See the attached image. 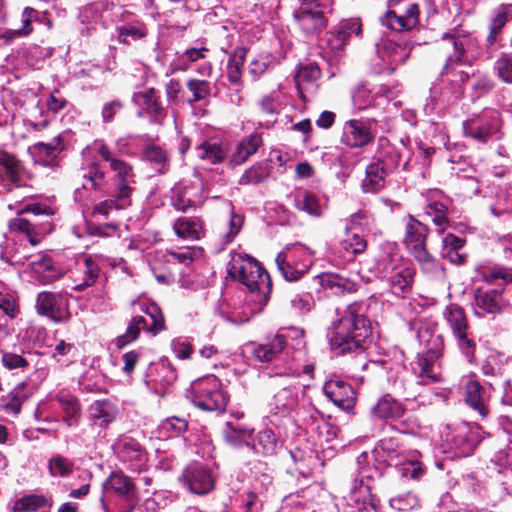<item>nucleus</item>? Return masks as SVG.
I'll return each instance as SVG.
<instances>
[{
    "label": "nucleus",
    "mask_w": 512,
    "mask_h": 512,
    "mask_svg": "<svg viewBox=\"0 0 512 512\" xmlns=\"http://www.w3.org/2000/svg\"><path fill=\"white\" fill-rule=\"evenodd\" d=\"M335 319L328 331L331 350L336 355L364 351L372 335V326L362 302H353L343 309L337 308Z\"/></svg>",
    "instance_id": "obj_1"
},
{
    "label": "nucleus",
    "mask_w": 512,
    "mask_h": 512,
    "mask_svg": "<svg viewBox=\"0 0 512 512\" xmlns=\"http://www.w3.org/2000/svg\"><path fill=\"white\" fill-rule=\"evenodd\" d=\"M477 46L476 39L461 28H454L444 33L436 43V48L444 58L441 76L451 82L452 97L457 99L462 94V85L468 81L469 73L457 67L469 62V53Z\"/></svg>",
    "instance_id": "obj_2"
},
{
    "label": "nucleus",
    "mask_w": 512,
    "mask_h": 512,
    "mask_svg": "<svg viewBox=\"0 0 512 512\" xmlns=\"http://www.w3.org/2000/svg\"><path fill=\"white\" fill-rule=\"evenodd\" d=\"M227 272L232 279L243 284L250 293L256 294V299L261 305L267 303L271 292L270 277L255 258L243 252H233Z\"/></svg>",
    "instance_id": "obj_3"
},
{
    "label": "nucleus",
    "mask_w": 512,
    "mask_h": 512,
    "mask_svg": "<svg viewBox=\"0 0 512 512\" xmlns=\"http://www.w3.org/2000/svg\"><path fill=\"white\" fill-rule=\"evenodd\" d=\"M429 232L430 229L427 225L409 216L405 226L403 244L409 254L418 263L423 273L433 279H444V268L430 254L426 246Z\"/></svg>",
    "instance_id": "obj_4"
},
{
    "label": "nucleus",
    "mask_w": 512,
    "mask_h": 512,
    "mask_svg": "<svg viewBox=\"0 0 512 512\" xmlns=\"http://www.w3.org/2000/svg\"><path fill=\"white\" fill-rule=\"evenodd\" d=\"M443 316L451 330L458 350L469 363H473L475 361L477 343L473 333L470 331L464 309L452 303L446 306Z\"/></svg>",
    "instance_id": "obj_5"
},
{
    "label": "nucleus",
    "mask_w": 512,
    "mask_h": 512,
    "mask_svg": "<svg viewBox=\"0 0 512 512\" xmlns=\"http://www.w3.org/2000/svg\"><path fill=\"white\" fill-rule=\"evenodd\" d=\"M186 397L195 406L206 411L224 410L227 403V396L221 389V382L213 375L192 382Z\"/></svg>",
    "instance_id": "obj_6"
},
{
    "label": "nucleus",
    "mask_w": 512,
    "mask_h": 512,
    "mask_svg": "<svg viewBox=\"0 0 512 512\" xmlns=\"http://www.w3.org/2000/svg\"><path fill=\"white\" fill-rule=\"evenodd\" d=\"M94 149L109 164L110 169L116 173L118 183L115 196L124 204H129V198L133 191L131 185L135 183L132 165L117 157L102 140L94 142Z\"/></svg>",
    "instance_id": "obj_7"
},
{
    "label": "nucleus",
    "mask_w": 512,
    "mask_h": 512,
    "mask_svg": "<svg viewBox=\"0 0 512 512\" xmlns=\"http://www.w3.org/2000/svg\"><path fill=\"white\" fill-rule=\"evenodd\" d=\"M311 251L300 243L286 246L276 257V265L287 281L299 280L312 266Z\"/></svg>",
    "instance_id": "obj_8"
},
{
    "label": "nucleus",
    "mask_w": 512,
    "mask_h": 512,
    "mask_svg": "<svg viewBox=\"0 0 512 512\" xmlns=\"http://www.w3.org/2000/svg\"><path fill=\"white\" fill-rule=\"evenodd\" d=\"M442 435L447 449L458 457L471 455L481 441L480 427L467 422L447 425Z\"/></svg>",
    "instance_id": "obj_9"
},
{
    "label": "nucleus",
    "mask_w": 512,
    "mask_h": 512,
    "mask_svg": "<svg viewBox=\"0 0 512 512\" xmlns=\"http://www.w3.org/2000/svg\"><path fill=\"white\" fill-rule=\"evenodd\" d=\"M424 1L389 0V10L381 18L382 24L397 32L413 29L419 23L420 4Z\"/></svg>",
    "instance_id": "obj_10"
},
{
    "label": "nucleus",
    "mask_w": 512,
    "mask_h": 512,
    "mask_svg": "<svg viewBox=\"0 0 512 512\" xmlns=\"http://www.w3.org/2000/svg\"><path fill=\"white\" fill-rule=\"evenodd\" d=\"M443 340L440 335H431L428 347L418 353L417 361L413 367L414 373L420 379L419 383L427 384L441 380L440 357L442 356Z\"/></svg>",
    "instance_id": "obj_11"
},
{
    "label": "nucleus",
    "mask_w": 512,
    "mask_h": 512,
    "mask_svg": "<svg viewBox=\"0 0 512 512\" xmlns=\"http://www.w3.org/2000/svg\"><path fill=\"white\" fill-rule=\"evenodd\" d=\"M323 8L324 5L319 0H302L293 12V18L304 33L316 35L327 26Z\"/></svg>",
    "instance_id": "obj_12"
},
{
    "label": "nucleus",
    "mask_w": 512,
    "mask_h": 512,
    "mask_svg": "<svg viewBox=\"0 0 512 512\" xmlns=\"http://www.w3.org/2000/svg\"><path fill=\"white\" fill-rule=\"evenodd\" d=\"M38 314L47 316L56 323L70 319L69 300L66 292H40L36 299Z\"/></svg>",
    "instance_id": "obj_13"
},
{
    "label": "nucleus",
    "mask_w": 512,
    "mask_h": 512,
    "mask_svg": "<svg viewBox=\"0 0 512 512\" xmlns=\"http://www.w3.org/2000/svg\"><path fill=\"white\" fill-rule=\"evenodd\" d=\"M398 92L397 86L380 85L370 89L366 84L361 83L353 90L352 101L355 108L363 110L370 106L384 105Z\"/></svg>",
    "instance_id": "obj_14"
},
{
    "label": "nucleus",
    "mask_w": 512,
    "mask_h": 512,
    "mask_svg": "<svg viewBox=\"0 0 512 512\" xmlns=\"http://www.w3.org/2000/svg\"><path fill=\"white\" fill-rule=\"evenodd\" d=\"M504 288L477 287L474 290L473 307L474 313L478 317H484L488 314H497L502 312L506 306L503 297Z\"/></svg>",
    "instance_id": "obj_15"
},
{
    "label": "nucleus",
    "mask_w": 512,
    "mask_h": 512,
    "mask_svg": "<svg viewBox=\"0 0 512 512\" xmlns=\"http://www.w3.org/2000/svg\"><path fill=\"white\" fill-rule=\"evenodd\" d=\"M375 45L377 56L391 71L403 64L410 56L411 48L405 42L382 37Z\"/></svg>",
    "instance_id": "obj_16"
},
{
    "label": "nucleus",
    "mask_w": 512,
    "mask_h": 512,
    "mask_svg": "<svg viewBox=\"0 0 512 512\" xmlns=\"http://www.w3.org/2000/svg\"><path fill=\"white\" fill-rule=\"evenodd\" d=\"M375 132L372 131L370 121L352 119L343 125L341 142L350 148H362L374 141Z\"/></svg>",
    "instance_id": "obj_17"
},
{
    "label": "nucleus",
    "mask_w": 512,
    "mask_h": 512,
    "mask_svg": "<svg viewBox=\"0 0 512 512\" xmlns=\"http://www.w3.org/2000/svg\"><path fill=\"white\" fill-rule=\"evenodd\" d=\"M182 478L185 485L194 494H206L214 487V477L210 469L200 463H192L187 466Z\"/></svg>",
    "instance_id": "obj_18"
},
{
    "label": "nucleus",
    "mask_w": 512,
    "mask_h": 512,
    "mask_svg": "<svg viewBox=\"0 0 512 512\" xmlns=\"http://www.w3.org/2000/svg\"><path fill=\"white\" fill-rule=\"evenodd\" d=\"M323 392L336 406L343 410H350L354 407L356 394L352 386L339 379H329L324 383Z\"/></svg>",
    "instance_id": "obj_19"
},
{
    "label": "nucleus",
    "mask_w": 512,
    "mask_h": 512,
    "mask_svg": "<svg viewBox=\"0 0 512 512\" xmlns=\"http://www.w3.org/2000/svg\"><path fill=\"white\" fill-rule=\"evenodd\" d=\"M113 449L122 461L130 463L135 469L141 467L146 461L145 449L131 436H119L113 445Z\"/></svg>",
    "instance_id": "obj_20"
},
{
    "label": "nucleus",
    "mask_w": 512,
    "mask_h": 512,
    "mask_svg": "<svg viewBox=\"0 0 512 512\" xmlns=\"http://www.w3.org/2000/svg\"><path fill=\"white\" fill-rule=\"evenodd\" d=\"M24 167L13 154L0 150V185L10 191L12 187H20Z\"/></svg>",
    "instance_id": "obj_21"
},
{
    "label": "nucleus",
    "mask_w": 512,
    "mask_h": 512,
    "mask_svg": "<svg viewBox=\"0 0 512 512\" xmlns=\"http://www.w3.org/2000/svg\"><path fill=\"white\" fill-rule=\"evenodd\" d=\"M177 379V373L168 362H161L150 367L144 381L148 389L156 394H163Z\"/></svg>",
    "instance_id": "obj_22"
},
{
    "label": "nucleus",
    "mask_w": 512,
    "mask_h": 512,
    "mask_svg": "<svg viewBox=\"0 0 512 512\" xmlns=\"http://www.w3.org/2000/svg\"><path fill=\"white\" fill-rule=\"evenodd\" d=\"M268 413L286 415L293 411L298 405L297 388L291 384L283 383L271 398L267 401Z\"/></svg>",
    "instance_id": "obj_23"
},
{
    "label": "nucleus",
    "mask_w": 512,
    "mask_h": 512,
    "mask_svg": "<svg viewBox=\"0 0 512 512\" xmlns=\"http://www.w3.org/2000/svg\"><path fill=\"white\" fill-rule=\"evenodd\" d=\"M464 390L465 403L482 418H486L489 415V395L484 387L474 376H470L464 384Z\"/></svg>",
    "instance_id": "obj_24"
},
{
    "label": "nucleus",
    "mask_w": 512,
    "mask_h": 512,
    "mask_svg": "<svg viewBox=\"0 0 512 512\" xmlns=\"http://www.w3.org/2000/svg\"><path fill=\"white\" fill-rule=\"evenodd\" d=\"M287 345L285 336L281 334L274 335L267 339L265 343H250L247 345L249 353L259 362H269L278 357Z\"/></svg>",
    "instance_id": "obj_25"
},
{
    "label": "nucleus",
    "mask_w": 512,
    "mask_h": 512,
    "mask_svg": "<svg viewBox=\"0 0 512 512\" xmlns=\"http://www.w3.org/2000/svg\"><path fill=\"white\" fill-rule=\"evenodd\" d=\"M414 277L415 268L411 263L404 261L387 281L394 295L404 297L411 291Z\"/></svg>",
    "instance_id": "obj_26"
},
{
    "label": "nucleus",
    "mask_w": 512,
    "mask_h": 512,
    "mask_svg": "<svg viewBox=\"0 0 512 512\" xmlns=\"http://www.w3.org/2000/svg\"><path fill=\"white\" fill-rule=\"evenodd\" d=\"M498 129L499 125L496 118H474L469 119L463 124L464 134L480 142L488 141L489 138L497 133Z\"/></svg>",
    "instance_id": "obj_27"
},
{
    "label": "nucleus",
    "mask_w": 512,
    "mask_h": 512,
    "mask_svg": "<svg viewBox=\"0 0 512 512\" xmlns=\"http://www.w3.org/2000/svg\"><path fill=\"white\" fill-rule=\"evenodd\" d=\"M405 413L406 408L404 405L390 394H385L380 397L371 407L372 416L378 419L398 420L402 418Z\"/></svg>",
    "instance_id": "obj_28"
},
{
    "label": "nucleus",
    "mask_w": 512,
    "mask_h": 512,
    "mask_svg": "<svg viewBox=\"0 0 512 512\" xmlns=\"http://www.w3.org/2000/svg\"><path fill=\"white\" fill-rule=\"evenodd\" d=\"M263 145L262 135L258 132H252L242 138L231 154L230 163L232 165H241L254 155Z\"/></svg>",
    "instance_id": "obj_29"
},
{
    "label": "nucleus",
    "mask_w": 512,
    "mask_h": 512,
    "mask_svg": "<svg viewBox=\"0 0 512 512\" xmlns=\"http://www.w3.org/2000/svg\"><path fill=\"white\" fill-rule=\"evenodd\" d=\"M132 101L139 106L144 107V111H139L138 116L143 117L144 113L151 115L153 118L163 117L165 110L159 101L158 92L154 88H148L144 91L133 94Z\"/></svg>",
    "instance_id": "obj_30"
},
{
    "label": "nucleus",
    "mask_w": 512,
    "mask_h": 512,
    "mask_svg": "<svg viewBox=\"0 0 512 512\" xmlns=\"http://www.w3.org/2000/svg\"><path fill=\"white\" fill-rule=\"evenodd\" d=\"M202 203L201 192L198 187L184 185L173 190L172 205L178 211L186 212L189 208Z\"/></svg>",
    "instance_id": "obj_31"
},
{
    "label": "nucleus",
    "mask_w": 512,
    "mask_h": 512,
    "mask_svg": "<svg viewBox=\"0 0 512 512\" xmlns=\"http://www.w3.org/2000/svg\"><path fill=\"white\" fill-rule=\"evenodd\" d=\"M64 149L62 138H54L50 143L38 142L32 147L35 159L45 166L57 164L58 156Z\"/></svg>",
    "instance_id": "obj_32"
},
{
    "label": "nucleus",
    "mask_w": 512,
    "mask_h": 512,
    "mask_svg": "<svg viewBox=\"0 0 512 512\" xmlns=\"http://www.w3.org/2000/svg\"><path fill=\"white\" fill-rule=\"evenodd\" d=\"M448 200H429L424 215L435 225L439 234H443L450 225Z\"/></svg>",
    "instance_id": "obj_33"
},
{
    "label": "nucleus",
    "mask_w": 512,
    "mask_h": 512,
    "mask_svg": "<svg viewBox=\"0 0 512 512\" xmlns=\"http://www.w3.org/2000/svg\"><path fill=\"white\" fill-rule=\"evenodd\" d=\"M389 174L387 165L383 160L377 159L366 168V177L363 181L365 192H377L385 186L386 177Z\"/></svg>",
    "instance_id": "obj_34"
},
{
    "label": "nucleus",
    "mask_w": 512,
    "mask_h": 512,
    "mask_svg": "<svg viewBox=\"0 0 512 512\" xmlns=\"http://www.w3.org/2000/svg\"><path fill=\"white\" fill-rule=\"evenodd\" d=\"M476 279L487 284H494L500 281V286H506L512 283V268L502 265L481 266L476 270Z\"/></svg>",
    "instance_id": "obj_35"
},
{
    "label": "nucleus",
    "mask_w": 512,
    "mask_h": 512,
    "mask_svg": "<svg viewBox=\"0 0 512 512\" xmlns=\"http://www.w3.org/2000/svg\"><path fill=\"white\" fill-rule=\"evenodd\" d=\"M116 408L108 400H97L89 407L91 421L102 428L108 427L116 418Z\"/></svg>",
    "instance_id": "obj_36"
},
{
    "label": "nucleus",
    "mask_w": 512,
    "mask_h": 512,
    "mask_svg": "<svg viewBox=\"0 0 512 512\" xmlns=\"http://www.w3.org/2000/svg\"><path fill=\"white\" fill-rule=\"evenodd\" d=\"M9 231L20 241H27L31 246L38 245L39 232L35 225L25 218H13L9 221Z\"/></svg>",
    "instance_id": "obj_37"
},
{
    "label": "nucleus",
    "mask_w": 512,
    "mask_h": 512,
    "mask_svg": "<svg viewBox=\"0 0 512 512\" xmlns=\"http://www.w3.org/2000/svg\"><path fill=\"white\" fill-rule=\"evenodd\" d=\"M55 398L65 414L63 421L69 427L76 425L81 415L78 399L67 390H60Z\"/></svg>",
    "instance_id": "obj_38"
},
{
    "label": "nucleus",
    "mask_w": 512,
    "mask_h": 512,
    "mask_svg": "<svg viewBox=\"0 0 512 512\" xmlns=\"http://www.w3.org/2000/svg\"><path fill=\"white\" fill-rule=\"evenodd\" d=\"M107 489L114 491L118 496L129 502L136 499V487L134 482L122 472L112 473L106 483Z\"/></svg>",
    "instance_id": "obj_39"
},
{
    "label": "nucleus",
    "mask_w": 512,
    "mask_h": 512,
    "mask_svg": "<svg viewBox=\"0 0 512 512\" xmlns=\"http://www.w3.org/2000/svg\"><path fill=\"white\" fill-rule=\"evenodd\" d=\"M271 174V166L265 162H256L247 168L238 180L240 186L259 185L264 183Z\"/></svg>",
    "instance_id": "obj_40"
},
{
    "label": "nucleus",
    "mask_w": 512,
    "mask_h": 512,
    "mask_svg": "<svg viewBox=\"0 0 512 512\" xmlns=\"http://www.w3.org/2000/svg\"><path fill=\"white\" fill-rule=\"evenodd\" d=\"M141 158L149 163L158 173L164 174L168 171L170 160L165 150L157 145H148L144 148Z\"/></svg>",
    "instance_id": "obj_41"
},
{
    "label": "nucleus",
    "mask_w": 512,
    "mask_h": 512,
    "mask_svg": "<svg viewBox=\"0 0 512 512\" xmlns=\"http://www.w3.org/2000/svg\"><path fill=\"white\" fill-rule=\"evenodd\" d=\"M173 229L179 238L198 240L202 233V223L199 218L180 217L174 222Z\"/></svg>",
    "instance_id": "obj_42"
},
{
    "label": "nucleus",
    "mask_w": 512,
    "mask_h": 512,
    "mask_svg": "<svg viewBox=\"0 0 512 512\" xmlns=\"http://www.w3.org/2000/svg\"><path fill=\"white\" fill-rule=\"evenodd\" d=\"M253 429L227 422L223 430L224 439L233 447H242L250 444Z\"/></svg>",
    "instance_id": "obj_43"
},
{
    "label": "nucleus",
    "mask_w": 512,
    "mask_h": 512,
    "mask_svg": "<svg viewBox=\"0 0 512 512\" xmlns=\"http://www.w3.org/2000/svg\"><path fill=\"white\" fill-rule=\"evenodd\" d=\"M28 397L26 385L22 383L17 385L7 396L2 398L1 406L6 413L16 416L20 413L21 406Z\"/></svg>",
    "instance_id": "obj_44"
},
{
    "label": "nucleus",
    "mask_w": 512,
    "mask_h": 512,
    "mask_svg": "<svg viewBox=\"0 0 512 512\" xmlns=\"http://www.w3.org/2000/svg\"><path fill=\"white\" fill-rule=\"evenodd\" d=\"M321 76V70L316 63H308L298 68L295 75V82L299 93L312 86Z\"/></svg>",
    "instance_id": "obj_45"
},
{
    "label": "nucleus",
    "mask_w": 512,
    "mask_h": 512,
    "mask_svg": "<svg viewBox=\"0 0 512 512\" xmlns=\"http://www.w3.org/2000/svg\"><path fill=\"white\" fill-rule=\"evenodd\" d=\"M362 25L357 19H349L340 23L339 27L333 34V38L330 40L334 43L335 47H343L352 35H360Z\"/></svg>",
    "instance_id": "obj_46"
},
{
    "label": "nucleus",
    "mask_w": 512,
    "mask_h": 512,
    "mask_svg": "<svg viewBox=\"0 0 512 512\" xmlns=\"http://www.w3.org/2000/svg\"><path fill=\"white\" fill-rule=\"evenodd\" d=\"M403 262L404 260L397 253H383L376 261L375 273L379 278L387 281Z\"/></svg>",
    "instance_id": "obj_47"
},
{
    "label": "nucleus",
    "mask_w": 512,
    "mask_h": 512,
    "mask_svg": "<svg viewBox=\"0 0 512 512\" xmlns=\"http://www.w3.org/2000/svg\"><path fill=\"white\" fill-rule=\"evenodd\" d=\"M512 19V5H501L495 12L494 17L491 20L490 33L487 40L490 44H493L506 22Z\"/></svg>",
    "instance_id": "obj_48"
},
{
    "label": "nucleus",
    "mask_w": 512,
    "mask_h": 512,
    "mask_svg": "<svg viewBox=\"0 0 512 512\" xmlns=\"http://www.w3.org/2000/svg\"><path fill=\"white\" fill-rule=\"evenodd\" d=\"M198 156L212 164L221 163L227 156V150L216 141H205L198 146Z\"/></svg>",
    "instance_id": "obj_49"
},
{
    "label": "nucleus",
    "mask_w": 512,
    "mask_h": 512,
    "mask_svg": "<svg viewBox=\"0 0 512 512\" xmlns=\"http://www.w3.org/2000/svg\"><path fill=\"white\" fill-rule=\"evenodd\" d=\"M276 444L277 440L274 432L270 429H265L257 434L251 447L256 454L267 456L274 453Z\"/></svg>",
    "instance_id": "obj_50"
},
{
    "label": "nucleus",
    "mask_w": 512,
    "mask_h": 512,
    "mask_svg": "<svg viewBox=\"0 0 512 512\" xmlns=\"http://www.w3.org/2000/svg\"><path fill=\"white\" fill-rule=\"evenodd\" d=\"M345 230V238L340 242V248L351 257L363 253L367 248L364 237L351 231L350 227H346Z\"/></svg>",
    "instance_id": "obj_51"
},
{
    "label": "nucleus",
    "mask_w": 512,
    "mask_h": 512,
    "mask_svg": "<svg viewBox=\"0 0 512 512\" xmlns=\"http://www.w3.org/2000/svg\"><path fill=\"white\" fill-rule=\"evenodd\" d=\"M188 428L184 418L170 417L161 422L158 427V436L163 439L178 437Z\"/></svg>",
    "instance_id": "obj_52"
},
{
    "label": "nucleus",
    "mask_w": 512,
    "mask_h": 512,
    "mask_svg": "<svg viewBox=\"0 0 512 512\" xmlns=\"http://www.w3.org/2000/svg\"><path fill=\"white\" fill-rule=\"evenodd\" d=\"M142 329L147 330V319L143 316H135L132 318L126 332L116 339V345L118 348H122L125 345L135 341Z\"/></svg>",
    "instance_id": "obj_53"
},
{
    "label": "nucleus",
    "mask_w": 512,
    "mask_h": 512,
    "mask_svg": "<svg viewBox=\"0 0 512 512\" xmlns=\"http://www.w3.org/2000/svg\"><path fill=\"white\" fill-rule=\"evenodd\" d=\"M106 173L100 167L98 162H92L85 169L83 178L85 182L82 184L84 189L99 190L105 183Z\"/></svg>",
    "instance_id": "obj_54"
},
{
    "label": "nucleus",
    "mask_w": 512,
    "mask_h": 512,
    "mask_svg": "<svg viewBox=\"0 0 512 512\" xmlns=\"http://www.w3.org/2000/svg\"><path fill=\"white\" fill-rule=\"evenodd\" d=\"M74 469V463L61 454H54L48 461V471L52 477H69Z\"/></svg>",
    "instance_id": "obj_55"
},
{
    "label": "nucleus",
    "mask_w": 512,
    "mask_h": 512,
    "mask_svg": "<svg viewBox=\"0 0 512 512\" xmlns=\"http://www.w3.org/2000/svg\"><path fill=\"white\" fill-rule=\"evenodd\" d=\"M323 281L335 294L354 293L357 291V284L355 282L339 274H328Z\"/></svg>",
    "instance_id": "obj_56"
},
{
    "label": "nucleus",
    "mask_w": 512,
    "mask_h": 512,
    "mask_svg": "<svg viewBox=\"0 0 512 512\" xmlns=\"http://www.w3.org/2000/svg\"><path fill=\"white\" fill-rule=\"evenodd\" d=\"M50 506L43 495L30 494L18 499L13 506V512H35Z\"/></svg>",
    "instance_id": "obj_57"
},
{
    "label": "nucleus",
    "mask_w": 512,
    "mask_h": 512,
    "mask_svg": "<svg viewBox=\"0 0 512 512\" xmlns=\"http://www.w3.org/2000/svg\"><path fill=\"white\" fill-rule=\"evenodd\" d=\"M186 87L192 94L187 100L190 105L207 99L211 94V83L207 80L191 78L187 80Z\"/></svg>",
    "instance_id": "obj_58"
},
{
    "label": "nucleus",
    "mask_w": 512,
    "mask_h": 512,
    "mask_svg": "<svg viewBox=\"0 0 512 512\" xmlns=\"http://www.w3.org/2000/svg\"><path fill=\"white\" fill-rule=\"evenodd\" d=\"M80 268L83 273V280L75 285L74 289L76 291H82L85 288L92 286L96 282L99 274V267L97 263L90 257H86L84 259Z\"/></svg>",
    "instance_id": "obj_59"
},
{
    "label": "nucleus",
    "mask_w": 512,
    "mask_h": 512,
    "mask_svg": "<svg viewBox=\"0 0 512 512\" xmlns=\"http://www.w3.org/2000/svg\"><path fill=\"white\" fill-rule=\"evenodd\" d=\"M288 299L291 308L299 314L311 311L314 306L313 296L309 292H290Z\"/></svg>",
    "instance_id": "obj_60"
},
{
    "label": "nucleus",
    "mask_w": 512,
    "mask_h": 512,
    "mask_svg": "<svg viewBox=\"0 0 512 512\" xmlns=\"http://www.w3.org/2000/svg\"><path fill=\"white\" fill-rule=\"evenodd\" d=\"M31 254L28 251L26 244H20L19 246L9 247L2 253L1 258L11 265L20 266L24 265L29 260Z\"/></svg>",
    "instance_id": "obj_61"
},
{
    "label": "nucleus",
    "mask_w": 512,
    "mask_h": 512,
    "mask_svg": "<svg viewBox=\"0 0 512 512\" xmlns=\"http://www.w3.org/2000/svg\"><path fill=\"white\" fill-rule=\"evenodd\" d=\"M295 205L299 210L304 211L311 216L319 217L322 214L317 198L311 193L306 192L303 195L297 196L295 199Z\"/></svg>",
    "instance_id": "obj_62"
},
{
    "label": "nucleus",
    "mask_w": 512,
    "mask_h": 512,
    "mask_svg": "<svg viewBox=\"0 0 512 512\" xmlns=\"http://www.w3.org/2000/svg\"><path fill=\"white\" fill-rule=\"evenodd\" d=\"M278 61L271 54H260L249 65V71L254 77H259L273 68Z\"/></svg>",
    "instance_id": "obj_63"
},
{
    "label": "nucleus",
    "mask_w": 512,
    "mask_h": 512,
    "mask_svg": "<svg viewBox=\"0 0 512 512\" xmlns=\"http://www.w3.org/2000/svg\"><path fill=\"white\" fill-rule=\"evenodd\" d=\"M146 314L149 316L151 323H147V330L153 334H157L165 329V320L162 311L156 304L147 306Z\"/></svg>",
    "instance_id": "obj_64"
}]
</instances>
